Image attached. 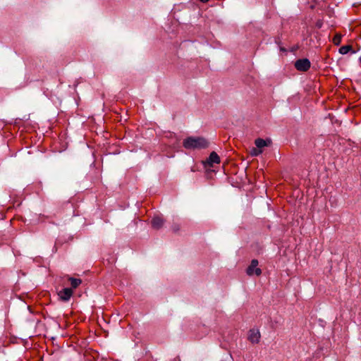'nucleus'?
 Here are the masks:
<instances>
[{
	"mask_svg": "<svg viewBox=\"0 0 361 361\" xmlns=\"http://www.w3.org/2000/svg\"><path fill=\"white\" fill-rule=\"evenodd\" d=\"M73 295V290L69 288L62 289L58 293L59 299L62 301L66 302L70 300Z\"/></svg>",
	"mask_w": 361,
	"mask_h": 361,
	"instance_id": "5",
	"label": "nucleus"
},
{
	"mask_svg": "<svg viewBox=\"0 0 361 361\" xmlns=\"http://www.w3.org/2000/svg\"><path fill=\"white\" fill-rule=\"evenodd\" d=\"M69 280L73 288H76L82 282L79 279L70 278Z\"/></svg>",
	"mask_w": 361,
	"mask_h": 361,
	"instance_id": "9",
	"label": "nucleus"
},
{
	"mask_svg": "<svg viewBox=\"0 0 361 361\" xmlns=\"http://www.w3.org/2000/svg\"><path fill=\"white\" fill-rule=\"evenodd\" d=\"M360 61H361V57L360 58Z\"/></svg>",
	"mask_w": 361,
	"mask_h": 361,
	"instance_id": "14",
	"label": "nucleus"
},
{
	"mask_svg": "<svg viewBox=\"0 0 361 361\" xmlns=\"http://www.w3.org/2000/svg\"><path fill=\"white\" fill-rule=\"evenodd\" d=\"M351 49L352 47L350 45L343 46L339 49V53L341 54H346Z\"/></svg>",
	"mask_w": 361,
	"mask_h": 361,
	"instance_id": "10",
	"label": "nucleus"
},
{
	"mask_svg": "<svg viewBox=\"0 0 361 361\" xmlns=\"http://www.w3.org/2000/svg\"><path fill=\"white\" fill-rule=\"evenodd\" d=\"M260 332L258 329H251L249 331L248 339L252 343H258L260 340Z\"/></svg>",
	"mask_w": 361,
	"mask_h": 361,
	"instance_id": "6",
	"label": "nucleus"
},
{
	"mask_svg": "<svg viewBox=\"0 0 361 361\" xmlns=\"http://www.w3.org/2000/svg\"><path fill=\"white\" fill-rule=\"evenodd\" d=\"M269 142V141L267 142L261 138H257L255 141V144L256 147L259 149H261L265 146H267Z\"/></svg>",
	"mask_w": 361,
	"mask_h": 361,
	"instance_id": "8",
	"label": "nucleus"
},
{
	"mask_svg": "<svg viewBox=\"0 0 361 361\" xmlns=\"http://www.w3.org/2000/svg\"><path fill=\"white\" fill-rule=\"evenodd\" d=\"M163 223H164L163 219L160 216H155L153 218V219L152 221V226L154 228H159L160 227L162 226Z\"/></svg>",
	"mask_w": 361,
	"mask_h": 361,
	"instance_id": "7",
	"label": "nucleus"
},
{
	"mask_svg": "<svg viewBox=\"0 0 361 361\" xmlns=\"http://www.w3.org/2000/svg\"><path fill=\"white\" fill-rule=\"evenodd\" d=\"M341 35H336L334 39H333V42L336 44V45H338L340 43H341Z\"/></svg>",
	"mask_w": 361,
	"mask_h": 361,
	"instance_id": "12",
	"label": "nucleus"
},
{
	"mask_svg": "<svg viewBox=\"0 0 361 361\" xmlns=\"http://www.w3.org/2000/svg\"><path fill=\"white\" fill-rule=\"evenodd\" d=\"M200 1H202V2H206V1H207L208 0H200Z\"/></svg>",
	"mask_w": 361,
	"mask_h": 361,
	"instance_id": "13",
	"label": "nucleus"
},
{
	"mask_svg": "<svg viewBox=\"0 0 361 361\" xmlns=\"http://www.w3.org/2000/svg\"><path fill=\"white\" fill-rule=\"evenodd\" d=\"M295 66L298 71H306L310 67V62L307 59H299L295 61Z\"/></svg>",
	"mask_w": 361,
	"mask_h": 361,
	"instance_id": "4",
	"label": "nucleus"
},
{
	"mask_svg": "<svg viewBox=\"0 0 361 361\" xmlns=\"http://www.w3.org/2000/svg\"><path fill=\"white\" fill-rule=\"evenodd\" d=\"M262 152V151L259 149V148H252L250 151V154L252 156H258Z\"/></svg>",
	"mask_w": 361,
	"mask_h": 361,
	"instance_id": "11",
	"label": "nucleus"
},
{
	"mask_svg": "<svg viewBox=\"0 0 361 361\" xmlns=\"http://www.w3.org/2000/svg\"><path fill=\"white\" fill-rule=\"evenodd\" d=\"M258 261L257 259H252L250 265L247 267L246 272L249 276L256 275L259 276L262 274V271L257 267Z\"/></svg>",
	"mask_w": 361,
	"mask_h": 361,
	"instance_id": "2",
	"label": "nucleus"
},
{
	"mask_svg": "<svg viewBox=\"0 0 361 361\" xmlns=\"http://www.w3.org/2000/svg\"><path fill=\"white\" fill-rule=\"evenodd\" d=\"M183 145L185 149L194 150L207 148L209 142L204 137H189L184 140Z\"/></svg>",
	"mask_w": 361,
	"mask_h": 361,
	"instance_id": "1",
	"label": "nucleus"
},
{
	"mask_svg": "<svg viewBox=\"0 0 361 361\" xmlns=\"http://www.w3.org/2000/svg\"><path fill=\"white\" fill-rule=\"evenodd\" d=\"M220 162V158L219 155L215 152H212L209 158L203 161V164L205 167L213 166L214 164H219Z\"/></svg>",
	"mask_w": 361,
	"mask_h": 361,
	"instance_id": "3",
	"label": "nucleus"
}]
</instances>
